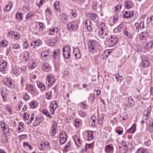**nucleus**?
<instances>
[{
  "instance_id": "obj_1",
  "label": "nucleus",
  "mask_w": 153,
  "mask_h": 153,
  "mask_svg": "<svg viewBox=\"0 0 153 153\" xmlns=\"http://www.w3.org/2000/svg\"><path fill=\"white\" fill-rule=\"evenodd\" d=\"M106 40L108 42L109 46L110 47H112L117 44L118 40V38L116 36L113 35L109 38H107Z\"/></svg>"
},
{
  "instance_id": "obj_2",
  "label": "nucleus",
  "mask_w": 153,
  "mask_h": 153,
  "mask_svg": "<svg viewBox=\"0 0 153 153\" xmlns=\"http://www.w3.org/2000/svg\"><path fill=\"white\" fill-rule=\"evenodd\" d=\"M46 79L48 81L46 83L48 84V87H52L55 83V79L54 78V76L51 74H49L46 76Z\"/></svg>"
},
{
  "instance_id": "obj_3",
  "label": "nucleus",
  "mask_w": 153,
  "mask_h": 153,
  "mask_svg": "<svg viewBox=\"0 0 153 153\" xmlns=\"http://www.w3.org/2000/svg\"><path fill=\"white\" fill-rule=\"evenodd\" d=\"M63 55L66 59L70 58L71 56V48L69 47H65L63 49Z\"/></svg>"
},
{
  "instance_id": "obj_4",
  "label": "nucleus",
  "mask_w": 153,
  "mask_h": 153,
  "mask_svg": "<svg viewBox=\"0 0 153 153\" xmlns=\"http://www.w3.org/2000/svg\"><path fill=\"white\" fill-rule=\"evenodd\" d=\"M3 83L11 88H13L15 86L14 84L12 82L11 79L8 78H5L3 80Z\"/></svg>"
},
{
  "instance_id": "obj_5",
  "label": "nucleus",
  "mask_w": 153,
  "mask_h": 153,
  "mask_svg": "<svg viewBox=\"0 0 153 153\" xmlns=\"http://www.w3.org/2000/svg\"><path fill=\"white\" fill-rule=\"evenodd\" d=\"M150 64V62L148 59L146 57H142L140 65L143 67H148Z\"/></svg>"
},
{
  "instance_id": "obj_6",
  "label": "nucleus",
  "mask_w": 153,
  "mask_h": 153,
  "mask_svg": "<svg viewBox=\"0 0 153 153\" xmlns=\"http://www.w3.org/2000/svg\"><path fill=\"white\" fill-rule=\"evenodd\" d=\"M44 117H36L35 120L33 123V125L36 126L39 125L44 120Z\"/></svg>"
},
{
  "instance_id": "obj_7",
  "label": "nucleus",
  "mask_w": 153,
  "mask_h": 153,
  "mask_svg": "<svg viewBox=\"0 0 153 153\" xmlns=\"http://www.w3.org/2000/svg\"><path fill=\"white\" fill-rule=\"evenodd\" d=\"M149 33L147 32H143L140 36V41H144L146 40L148 36Z\"/></svg>"
},
{
  "instance_id": "obj_8",
  "label": "nucleus",
  "mask_w": 153,
  "mask_h": 153,
  "mask_svg": "<svg viewBox=\"0 0 153 153\" xmlns=\"http://www.w3.org/2000/svg\"><path fill=\"white\" fill-rule=\"evenodd\" d=\"M42 69L44 71L48 72L51 70V67L48 63H45L42 65Z\"/></svg>"
},
{
  "instance_id": "obj_9",
  "label": "nucleus",
  "mask_w": 153,
  "mask_h": 153,
  "mask_svg": "<svg viewBox=\"0 0 153 153\" xmlns=\"http://www.w3.org/2000/svg\"><path fill=\"white\" fill-rule=\"evenodd\" d=\"M1 126L3 131H4V133L7 134L9 133L10 131L8 126L5 125V123H1Z\"/></svg>"
},
{
  "instance_id": "obj_10",
  "label": "nucleus",
  "mask_w": 153,
  "mask_h": 153,
  "mask_svg": "<svg viewBox=\"0 0 153 153\" xmlns=\"http://www.w3.org/2000/svg\"><path fill=\"white\" fill-rule=\"evenodd\" d=\"M153 45V42L151 40L148 42H146L145 45L144 46L145 49L149 50L152 48Z\"/></svg>"
},
{
  "instance_id": "obj_11",
  "label": "nucleus",
  "mask_w": 153,
  "mask_h": 153,
  "mask_svg": "<svg viewBox=\"0 0 153 153\" xmlns=\"http://www.w3.org/2000/svg\"><path fill=\"white\" fill-rule=\"evenodd\" d=\"M133 16V12L132 11L128 12L126 11L125 14L123 15V18H128Z\"/></svg>"
},
{
  "instance_id": "obj_12",
  "label": "nucleus",
  "mask_w": 153,
  "mask_h": 153,
  "mask_svg": "<svg viewBox=\"0 0 153 153\" xmlns=\"http://www.w3.org/2000/svg\"><path fill=\"white\" fill-rule=\"evenodd\" d=\"M32 94H33L35 93V88L31 84L29 85L26 88Z\"/></svg>"
},
{
  "instance_id": "obj_13",
  "label": "nucleus",
  "mask_w": 153,
  "mask_h": 153,
  "mask_svg": "<svg viewBox=\"0 0 153 153\" xmlns=\"http://www.w3.org/2000/svg\"><path fill=\"white\" fill-rule=\"evenodd\" d=\"M50 51L49 50H48L46 51H42L41 54L40 55V56L42 59H45L43 58L44 56H45L46 57H49L50 56L49 55V53H50Z\"/></svg>"
},
{
  "instance_id": "obj_14",
  "label": "nucleus",
  "mask_w": 153,
  "mask_h": 153,
  "mask_svg": "<svg viewBox=\"0 0 153 153\" xmlns=\"http://www.w3.org/2000/svg\"><path fill=\"white\" fill-rule=\"evenodd\" d=\"M7 62L3 61L0 64V71H4L7 68Z\"/></svg>"
},
{
  "instance_id": "obj_15",
  "label": "nucleus",
  "mask_w": 153,
  "mask_h": 153,
  "mask_svg": "<svg viewBox=\"0 0 153 153\" xmlns=\"http://www.w3.org/2000/svg\"><path fill=\"white\" fill-rule=\"evenodd\" d=\"M57 127L56 124L54 122L51 127V134L52 136H54L56 133V128Z\"/></svg>"
},
{
  "instance_id": "obj_16",
  "label": "nucleus",
  "mask_w": 153,
  "mask_h": 153,
  "mask_svg": "<svg viewBox=\"0 0 153 153\" xmlns=\"http://www.w3.org/2000/svg\"><path fill=\"white\" fill-rule=\"evenodd\" d=\"M125 7L127 9H130L133 6V2L130 1H126L125 4Z\"/></svg>"
},
{
  "instance_id": "obj_17",
  "label": "nucleus",
  "mask_w": 153,
  "mask_h": 153,
  "mask_svg": "<svg viewBox=\"0 0 153 153\" xmlns=\"http://www.w3.org/2000/svg\"><path fill=\"white\" fill-rule=\"evenodd\" d=\"M134 104V101L132 99H129L128 98V103L126 104V105L128 107H132Z\"/></svg>"
},
{
  "instance_id": "obj_18",
  "label": "nucleus",
  "mask_w": 153,
  "mask_h": 153,
  "mask_svg": "<svg viewBox=\"0 0 153 153\" xmlns=\"http://www.w3.org/2000/svg\"><path fill=\"white\" fill-rule=\"evenodd\" d=\"M41 45V41L39 40H38L37 41L32 42L30 45L31 46H34V48H35V46H38Z\"/></svg>"
},
{
  "instance_id": "obj_19",
  "label": "nucleus",
  "mask_w": 153,
  "mask_h": 153,
  "mask_svg": "<svg viewBox=\"0 0 153 153\" xmlns=\"http://www.w3.org/2000/svg\"><path fill=\"white\" fill-rule=\"evenodd\" d=\"M151 109H149V108H148L147 109L145 110L144 113L143 114L144 115L145 117H146V118H145V119L146 120L148 119L149 117V114L150 112L151 111Z\"/></svg>"
},
{
  "instance_id": "obj_20",
  "label": "nucleus",
  "mask_w": 153,
  "mask_h": 153,
  "mask_svg": "<svg viewBox=\"0 0 153 153\" xmlns=\"http://www.w3.org/2000/svg\"><path fill=\"white\" fill-rule=\"evenodd\" d=\"M59 30L58 28H53L49 30V33L50 35H54L55 33H57Z\"/></svg>"
},
{
  "instance_id": "obj_21",
  "label": "nucleus",
  "mask_w": 153,
  "mask_h": 153,
  "mask_svg": "<svg viewBox=\"0 0 153 153\" xmlns=\"http://www.w3.org/2000/svg\"><path fill=\"white\" fill-rule=\"evenodd\" d=\"M59 2L58 1H55L54 4V6L55 9H56L57 11L60 12L61 10V9L59 6Z\"/></svg>"
},
{
  "instance_id": "obj_22",
  "label": "nucleus",
  "mask_w": 153,
  "mask_h": 153,
  "mask_svg": "<svg viewBox=\"0 0 153 153\" xmlns=\"http://www.w3.org/2000/svg\"><path fill=\"white\" fill-rule=\"evenodd\" d=\"M37 64L35 62L33 61L30 62L28 66L29 68L33 69L35 68L37 66Z\"/></svg>"
},
{
  "instance_id": "obj_23",
  "label": "nucleus",
  "mask_w": 153,
  "mask_h": 153,
  "mask_svg": "<svg viewBox=\"0 0 153 153\" xmlns=\"http://www.w3.org/2000/svg\"><path fill=\"white\" fill-rule=\"evenodd\" d=\"M121 8V5L120 4H118L115 8L114 12L117 15L120 12Z\"/></svg>"
},
{
  "instance_id": "obj_24",
  "label": "nucleus",
  "mask_w": 153,
  "mask_h": 153,
  "mask_svg": "<svg viewBox=\"0 0 153 153\" xmlns=\"http://www.w3.org/2000/svg\"><path fill=\"white\" fill-rule=\"evenodd\" d=\"M90 44L89 45V46L97 48L96 46L97 45V42L95 40H91L90 41Z\"/></svg>"
},
{
  "instance_id": "obj_25",
  "label": "nucleus",
  "mask_w": 153,
  "mask_h": 153,
  "mask_svg": "<svg viewBox=\"0 0 153 153\" xmlns=\"http://www.w3.org/2000/svg\"><path fill=\"white\" fill-rule=\"evenodd\" d=\"M87 133L88 140H92L94 137L93 133L92 131H88Z\"/></svg>"
},
{
  "instance_id": "obj_26",
  "label": "nucleus",
  "mask_w": 153,
  "mask_h": 153,
  "mask_svg": "<svg viewBox=\"0 0 153 153\" xmlns=\"http://www.w3.org/2000/svg\"><path fill=\"white\" fill-rule=\"evenodd\" d=\"M149 151L147 149L140 148L137 150V153H148Z\"/></svg>"
},
{
  "instance_id": "obj_27",
  "label": "nucleus",
  "mask_w": 153,
  "mask_h": 153,
  "mask_svg": "<svg viewBox=\"0 0 153 153\" xmlns=\"http://www.w3.org/2000/svg\"><path fill=\"white\" fill-rule=\"evenodd\" d=\"M78 25L76 22H71V29L73 31L77 30L78 27Z\"/></svg>"
},
{
  "instance_id": "obj_28",
  "label": "nucleus",
  "mask_w": 153,
  "mask_h": 153,
  "mask_svg": "<svg viewBox=\"0 0 153 153\" xmlns=\"http://www.w3.org/2000/svg\"><path fill=\"white\" fill-rule=\"evenodd\" d=\"M24 53V55L23 58L25 59V61H27L29 60L30 56V54L27 51H25Z\"/></svg>"
},
{
  "instance_id": "obj_29",
  "label": "nucleus",
  "mask_w": 153,
  "mask_h": 153,
  "mask_svg": "<svg viewBox=\"0 0 153 153\" xmlns=\"http://www.w3.org/2000/svg\"><path fill=\"white\" fill-rule=\"evenodd\" d=\"M136 124H134L132 127L129 128L128 130V132L133 134L136 130Z\"/></svg>"
},
{
  "instance_id": "obj_30",
  "label": "nucleus",
  "mask_w": 153,
  "mask_h": 153,
  "mask_svg": "<svg viewBox=\"0 0 153 153\" xmlns=\"http://www.w3.org/2000/svg\"><path fill=\"white\" fill-rule=\"evenodd\" d=\"M57 106L56 102V101H53L50 106V108L54 109V110H55L57 108Z\"/></svg>"
},
{
  "instance_id": "obj_31",
  "label": "nucleus",
  "mask_w": 153,
  "mask_h": 153,
  "mask_svg": "<svg viewBox=\"0 0 153 153\" xmlns=\"http://www.w3.org/2000/svg\"><path fill=\"white\" fill-rule=\"evenodd\" d=\"M30 107L32 108H36L37 106V103L35 101L33 100L31 102V103L30 104Z\"/></svg>"
},
{
  "instance_id": "obj_32",
  "label": "nucleus",
  "mask_w": 153,
  "mask_h": 153,
  "mask_svg": "<svg viewBox=\"0 0 153 153\" xmlns=\"http://www.w3.org/2000/svg\"><path fill=\"white\" fill-rule=\"evenodd\" d=\"M115 78L116 79L117 82H118L119 83L121 82L123 80L122 76H120L119 75V73H118V75H117V74L116 75Z\"/></svg>"
},
{
  "instance_id": "obj_33",
  "label": "nucleus",
  "mask_w": 153,
  "mask_h": 153,
  "mask_svg": "<svg viewBox=\"0 0 153 153\" xmlns=\"http://www.w3.org/2000/svg\"><path fill=\"white\" fill-rule=\"evenodd\" d=\"M12 6V3L10 2L8 4L6 5L5 10L6 11H9L11 9Z\"/></svg>"
},
{
  "instance_id": "obj_34",
  "label": "nucleus",
  "mask_w": 153,
  "mask_h": 153,
  "mask_svg": "<svg viewBox=\"0 0 153 153\" xmlns=\"http://www.w3.org/2000/svg\"><path fill=\"white\" fill-rule=\"evenodd\" d=\"M38 87L42 90H44L45 89V86L41 82H38L37 83Z\"/></svg>"
},
{
  "instance_id": "obj_35",
  "label": "nucleus",
  "mask_w": 153,
  "mask_h": 153,
  "mask_svg": "<svg viewBox=\"0 0 153 153\" xmlns=\"http://www.w3.org/2000/svg\"><path fill=\"white\" fill-rule=\"evenodd\" d=\"M53 53L54 54L53 56L54 58L56 59L59 55V51L58 49H56L53 51Z\"/></svg>"
},
{
  "instance_id": "obj_36",
  "label": "nucleus",
  "mask_w": 153,
  "mask_h": 153,
  "mask_svg": "<svg viewBox=\"0 0 153 153\" xmlns=\"http://www.w3.org/2000/svg\"><path fill=\"white\" fill-rule=\"evenodd\" d=\"M42 112L43 114L49 117L50 119L52 118V116L49 114L48 111L47 110L45 109L43 110L42 111Z\"/></svg>"
},
{
  "instance_id": "obj_37",
  "label": "nucleus",
  "mask_w": 153,
  "mask_h": 153,
  "mask_svg": "<svg viewBox=\"0 0 153 153\" xmlns=\"http://www.w3.org/2000/svg\"><path fill=\"white\" fill-rule=\"evenodd\" d=\"M76 140H77V142H75L76 146L78 147H80L82 146V144L80 142V138L76 137Z\"/></svg>"
},
{
  "instance_id": "obj_38",
  "label": "nucleus",
  "mask_w": 153,
  "mask_h": 153,
  "mask_svg": "<svg viewBox=\"0 0 153 153\" xmlns=\"http://www.w3.org/2000/svg\"><path fill=\"white\" fill-rule=\"evenodd\" d=\"M52 97L51 91L47 93L46 94V98L48 100H50Z\"/></svg>"
},
{
  "instance_id": "obj_39",
  "label": "nucleus",
  "mask_w": 153,
  "mask_h": 153,
  "mask_svg": "<svg viewBox=\"0 0 153 153\" xmlns=\"http://www.w3.org/2000/svg\"><path fill=\"white\" fill-rule=\"evenodd\" d=\"M67 140L66 137H62L59 138V141L61 144H63L65 143Z\"/></svg>"
},
{
  "instance_id": "obj_40",
  "label": "nucleus",
  "mask_w": 153,
  "mask_h": 153,
  "mask_svg": "<svg viewBox=\"0 0 153 153\" xmlns=\"http://www.w3.org/2000/svg\"><path fill=\"white\" fill-rule=\"evenodd\" d=\"M112 149V147L110 145H107L105 146V150L106 152H109Z\"/></svg>"
},
{
  "instance_id": "obj_41",
  "label": "nucleus",
  "mask_w": 153,
  "mask_h": 153,
  "mask_svg": "<svg viewBox=\"0 0 153 153\" xmlns=\"http://www.w3.org/2000/svg\"><path fill=\"white\" fill-rule=\"evenodd\" d=\"M37 27H39L38 29L39 32L43 30V29L44 28V27L43 25V24L42 23L39 22V26H38Z\"/></svg>"
},
{
  "instance_id": "obj_42",
  "label": "nucleus",
  "mask_w": 153,
  "mask_h": 153,
  "mask_svg": "<svg viewBox=\"0 0 153 153\" xmlns=\"http://www.w3.org/2000/svg\"><path fill=\"white\" fill-rule=\"evenodd\" d=\"M96 48H97L94 47H92L89 46L88 49L90 52L92 53H93L96 52Z\"/></svg>"
},
{
  "instance_id": "obj_43",
  "label": "nucleus",
  "mask_w": 153,
  "mask_h": 153,
  "mask_svg": "<svg viewBox=\"0 0 153 153\" xmlns=\"http://www.w3.org/2000/svg\"><path fill=\"white\" fill-rule=\"evenodd\" d=\"M88 16L92 20H94L96 18L95 14L94 13H89Z\"/></svg>"
},
{
  "instance_id": "obj_44",
  "label": "nucleus",
  "mask_w": 153,
  "mask_h": 153,
  "mask_svg": "<svg viewBox=\"0 0 153 153\" xmlns=\"http://www.w3.org/2000/svg\"><path fill=\"white\" fill-rule=\"evenodd\" d=\"M34 117V114L32 113L31 116L30 118L28 120L27 123L28 124H30L32 122Z\"/></svg>"
},
{
  "instance_id": "obj_45",
  "label": "nucleus",
  "mask_w": 153,
  "mask_h": 153,
  "mask_svg": "<svg viewBox=\"0 0 153 153\" xmlns=\"http://www.w3.org/2000/svg\"><path fill=\"white\" fill-rule=\"evenodd\" d=\"M61 19L66 20L68 18L67 16L65 13H62L61 15Z\"/></svg>"
},
{
  "instance_id": "obj_46",
  "label": "nucleus",
  "mask_w": 153,
  "mask_h": 153,
  "mask_svg": "<svg viewBox=\"0 0 153 153\" xmlns=\"http://www.w3.org/2000/svg\"><path fill=\"white\" fill-rule=\"evenodd\" d=\"M16 16L17 19L22 20L23 17V15L22 13H17L16 14Z\"/></svg>"
},
{
  "instance_id": "obj_47",
  "label": "nucleus",
  "mask_w": 153,
  "mask_h": 153,
  "mask_svg": "<svg viewBox=\"0 0 153 153\" xmlns=\"http://www.w3.org/2000/svg\"><path fill=\"white\" fill-rule=\"evenodd\" d=\"M89 24L90 25H87V22H86L85 23V24L86 25V27H87V29L90 31H92V28H91V23H90V21H89Z\"/></svg>"
},
{
  "instance_id": "obj_48",
  "label": "nucleus",
  "mask_w": 153,
  "mask_h": 153,
  "mask_svg": "<svg viewBox=\"0 0 153 153\" xmlns=\"http://www.w3.org/2000/svg\"><path fill=\"white\" fill-rule=\"evenodd\" d=\"M23 96V98L25 100H28L30 99V96L26 93H25Z\"/></svg>"
},
{
  "instance_id": "obj_49",
  "label": "nucleus",
  "mask_w": 153,
  "mask_h": 153,
  "mask_svg": "<svg viewBox=\"0 0 153 153\" xmlns=\"http://www.w3.org/2000/svg\"><path fill=\"white\" fill-rule=\"evenodd\" d=\"M0 45H1L2 46H3L4 47H5L7 46L8 43H7V42L6 41L5 42L4 40H3L0 43Z\"/></svg>"
},
{
  "instance_id": "obj_50",
  "label": "nucleus",
  "mask_w": 153,
  "mask_h": 153,
  "mask_svg": "<svg viewBox=\"0 0 153 153\" xmlns=\"http://www.w3.org/2000/svg\"><path fill=\"white\" fill-rule=\"evenodd\" d=\"M72 12L70 13V15L72 16L73 17H74L76 16V14L75 13L76 10L75 9L71 10Z\"/></svg>"
},
{
  "instance_id": "obj_51",
  "label": "nucleus",
  "mask_w": 153,
  "mask_h": 153,
  "mask_svg": "<svg viewBox=\"0 0 153 153\" xmlns=\"http://www.w3.org/2000/svg\"><path fill=\"white\" fill-rule=\"evenodd\" d=\"M128 150V149L126 146L125 145L124 147H123V149L122 150H120V152L121 153H125L126 152L127 150Z\"/></svg>"
},
{
  "instance_id": "obj_52",
  "label": "nucleus",
  "mask_w": 153,
  "mask_h": 153,
  "mask_svg": "<svg viewBox=\"0 0 153 153\" xmlns=\"http://www.w3.org/2000/svg\"><path fill=\"white\" fill-rule=\"evenodd\" d=\"M29 117V115L27 114L26 112H25L24 113V119L25 120H27L28 119Z\"/></svg>"
},
{
  "instance_id": "obj_53",
  "label": "nucleus",
  "mask_w": 153,
  "mask_h": 153,
  "mask_svg": "<svg viewBox=\"0 0 153 153\" xmlns=\"http://www.w3.org/2000/svg\"><path fill=\"white\" fill-rule=\"evenodd\" d=\"M78 51L79 52H78L77 53H75L74 55L75 58L78 59L81 56V54L80 53L79 49Z\"/></svg>"
},
{
  "instance_id": "obj_54",
  "label": "nucleus",
  "mask_w": 153,
  "mask_h": 153,
  "mask_svg": "<svg viewBox=\"0 0 153 153\" xmlns=\"http://www.w3.org/2000/svg\"><path fill=\"white\" fill-rule=\"evenodd\" d=\"M61 137H66V132H61L60 134V138H61Z\"/></svg>"
},
{
  "instance_id": "obj_55",
  "label": "nucleus",
  "mask_w": 153,
  "mask_h": 153,
  "mask_svg": "<svg viewBox=\"0 0 153 153\" xmlns=\"http://www.w3.org/2000/svg\"><path fill=\"white\" fill-rule=\"evenodd\" d=\"M27 137V135L26 134H22V135H20L19 137V139L20 140H22L23 139Z\"/></svg>"
},
{
  "instance_id": "obj_56",
  "label": "nucleus",
  "mask_w": 153,
  "mask_h": 153,
  "mask_svg": "<svg viewBox=\"0 0 153 153\" xmlns=\"http://www.w3.org/2000/svg\"><path fill=\"white\" fill-rule=\"evenodd\" d=\"M23 45L26 49H27L28 48L29 45L27 43V40H26L25 41L23 44Z\"/></svg>"
},
{
  "instance_id": "obj_57",
  "label": "nucleus",
  "mask_w": 153,
  "mask_h": 153,
  "mask_svg": "<svg viewBox=\"0 0 153 153\" xmlns=\"http://www.w3.org/2000/svg\"><path fill=\"white\" fill-rule=\"evenodd\" d=\"M135 27L137 29V31H139V28H140V26L139 23L137 22H136L135 24Z\"/></svg>"
},
{
  "instance_id": "obj_58",
  "label": "nucleus",
  "mask_w": 153,
  "mask_h": 153,
  "mask_svg": "<svg viewBox=\"0 0 153 153\" xmlns=\"http://www.w3.org/2000/svg\"><path fill=\"white\" fill-rule=\"evenodd\" d=\"M123 23H122L120 24L119 26H118V27H117V30L119 31H120L122 29V28L123 27Z\"/></svg>"
},
{
  "instance_id": "obj_59",
  "label": "nucleus",
  "mask_w": 153,
  "mask_h": 153,
  "mask_svg": "<svg viewBox=\"0 0 153 153\" xmlns=\"http://www.w3.org/2000/svg\"><path fill=\"white\" fill-rule=\"evenodd\" d=\"M33 16V13H28L26 16V19H29L30 17L32 16Z\"/></svg>"
},
{
  "instance_id": "obj_60",
  "label": "nucleus",
  "mask_w": 153,
  "mask_h": 153,
  "mask_svg": "<svg viewBox=\"0 0 153 153\" xmlns=\"http://www.w3.org/2000/svg\"><path fill=\"white\" fill-rule=\"evenodd\" d=\"M124 34L126 35L128 38H130V35L129 33H128L127 31L126 30V29L124 30Z\"/></svg>"
},
{
  "instance_id": "obj_61",
  "label": "nucleus",
  "mask_w": 153,
  "mask_h": 153,
  "mask_svg": "<svg viewBox=\"0 0 153 153\" xmlns=\"http://www.w3.org/2000/svg\"><path fill=\"white\" fill-rule=\"evenodd\" d=\"M81 104L82 105V108H84L85 109H87L88 107V105L86 104H85L83 102H81Z\"/></svg>"
},
{
  "instance_id": "obj_62",
  "label": "nucleus",
  "mask_w": 153,
  "mask_h": 153,
  "mask_svg": "<svg viewBox=\"0 0 153 153\" xmlns=\"http://www.w3.org/2000/svg\"><path fill=\"white\" fill-rule=\"evenodd\" d=\"M13 48L15 49H18L20 47V45L18 44L17 43H15L14 44H13Z\"/></svg>"
},
{
  "instance_id": "obj_63",
  "label": "nucleus",
  "mask_w": 153,
  "mask_h": 153,
  "mask_svg": "<svg viewBox=\"0 0 153 153\" xmlns=\"http://www.w3.org/2000/svg\"><path fill=\"white\" fill-rule=\"evenodd\" d=\"M132 78L131 76H128L126 78V82H129L132 80Z\"/></svg>"
},
{
  "instance_id": "obj_64",
  "label": "nucleus",
  "mask_w": 153,
  "mask_h": 153,
  "mask_svg": "<svg viewBox=\"0 0 153 153\" xmlns=\"http://www.w3.org/2000/svg\"><path fill=\"white\" fill-rule=\"evenodd\" d=\"M149 20H150V22L153 24V16H151L150 19L149 18H147V21H148Z\"/></svg>"
}]
</instances>
